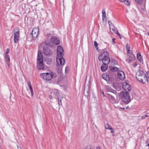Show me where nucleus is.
Returning a JSON list of instances; mask_svg holds the SVG:
<instances>
[{
  "instance_id": "nucleus-1",
  "label": "nucleus",
  "mask_w": 149,
  "mask_h": 149,
  "mask_svg": "<svg viewBox=\"0 0 149 149\" xmlns=\"http://www.w3.org/2000/svg\"><path fill=\"white\" fill-rule=\"evenodd\" d=\"M109 56V54L108 52L103 51L99 55V60L100 61H102L103 63L105 65H107L110 61Z\"/></svg>"
},
{
  "instance_id": "nucleus-2",
  "label": "nucleus",
  "mask_w": 149,
  "mask_h": 149,
  "mask_svg": "<svg viewBox=\"0 0 149 149\" xmlns=\"http://www.w3.org/2000/svg\"><path fill=\"white\" fill-rule=\"evenodd\" d=\"M43 55L40 50H38V57L37 59V67L39 70L43 69L44 65L43 62Z\"/></svg>"
},
{
  "instance_id": "nucleus-3",
  "label": "nucleus",
  "mask_w": 149,
  "mask_h": 149,
  "mask_svg": "<svg viewBox=\"0 0 149 149\" xmlns=\"http://www.w3.org/2000/svg\"><path fill=\"white\" fill-rule=\"evenodd\" d=\"M60 42L57 38H51L50 40H47L45 42H42V44L46 45H47L50 47H53L54 45H58Z\"/></svg>"
},
{
  "instance_id": "nucleus-4",
  "label": "nucleus",
  "mask_w": 149,
  "mask_h": 149,
  "mask_svg": "<svg viewBox=\"0 0 149 149\" xmlns=\"http://www.w3.org/2000/svg\"><path fill=\"white\" fill-rule=\"evenodd\" d=\"M145 76V73L141 70L137 71L136 74V78L137 80L144 84L145 82H146L144 78Z\"/></svg>"
},
{
  "instance_id": "nucleus-5",
  "label": "nucleus",
  "mask_w": 149,
  "mask_h": 149,
  "mask_svg": "<svg viewBox=\"0 0 149 149\" xmlns=\"http://www.w3.org/2000/svg\"><path fill=\"white\" fill-rule=\"evenodd\" d=\"M122 100L126 104L129 103L131 101L129 93L127 91L123 92L120 93V95Z\"/></svg>"
},
{
  "instance_id": "nucleus-6",
  "label": "nucleus",
  "mask_w": 149,
  "mask_h": 149,
  "mask_svg": "<svg viewBox=\"0 0 149 149\" xmlns=\"http://www.w3.org/2000/svg\"><path fill=\"white\" fill-rule=\"evenodd\" d=\"M43 46V50L44 54L46 56L50 55L52 54V52L49 49L48 47H50L47 45H45L44 44H42V42L40 44V45L39 46V48H42Z\"/></svg>"
},
{
  "instance_id": "nucleus-7",
  "label": "nucleus",
  "mask_w": 149,
  "mask_h": 149,
  "mask_svg": "<svg viewBox=\"0 0 149 149\" xmlns=\"http://www.w3.org/2000/svg\"><path fill=\"white\" fill-rule=\"evenodd\" d=\"M107 94L108 95V97L111 102L114 104H116L118 103L119 99L117 98L116 99L115 98V97H117V95L116 96L114 95V94H113V95L109 93H107Z\"/></svg>"
},
{
  "instance_id": "nucleus-8",
  "label": "nucleus",
  "mask_w": 149,
  "mask_h": 149,
  "mask_svg": "<svg viewBox=\"0 0 149 149\" xmlns=\"http://www.w3.org/2000/svg\"><path fill=\"white\" fill-rule=\"evenodd\" d=\"M40 77L43 79L46 80H50L52 78V74L45 73L40 74Z\"/></svg>"
},
{
  "instance_id": "nucleus-9",
  "label": "nucleus",
  "mask_w": 149,
  "mask_h": 149,
  "mask_svg": "<svg viewBox=\"0 0 149 149\" xmlns=\"http://www.w3.org/2000/svg\"><path fill=\"white\" fill-rule=\"evenodd\" d=\"M57 64L63 65L65 63V60L63 56H57Z\"/></svg>"
},
{
  "instance_id": "nucleus-10",
  "label": "nucleus",
  "mask_w": 149,
  "mask_h": 149,
  "mask_svg": "<svg viewBox=\"0 0 149 149\" xmlns=\"http://www.w3.org/2000/svg\"><path fill=\"white\" fill-rule=\"evenodd\" d=\"M57 56H63L64 50L63 48L60 45L58 46L57 49Z\"/></svg>"
},
{
  "instance_id": "nucleus-11",
  "label": "nucleus",
  "mask_w": 149,
  "mask_h": 149,
  "mask_svg": "<svg viewBox=\"0 0 149 149\" xmlns=\"http://www.w3.org/2000/svg\"><path fill=\"white\" fill-rule=\"evenodd\" d=\"M112 75L113 76H115V74L112 72H110L109 73V75H107L106 73L102 75V77L106 81L109 80H110V76Z\"/></svg>"
},
{
  "instance_id": "nucleus-12",
  "label": "nucleus",
  "mask_w": 149,
  "mask_h": 149,
  "mask_svg": "<svg viewBox=\"0 0 149 149\" xmlns=\"http://www.w3.org/2000/svg\"><path fill=\"white\" fill-rule=\"evenodd\" d=\"M39 32V29L38 28L35 27L32 31V35L33 37H37Z\"/></svg>"
},
{
  "instance_id": "nucleus-13",
  "label": "nucleus",
  "mask_w": 149,
  "mask_h": 149,
  "mask_svg": "<svg viewBox=\"0 0 149 149\" xmlns=\"http://www.w3.org/2000/svg\"><path fill=\"white\" fill-rule=\"evenodd\" d=\"M122 87L125 91H130L131 90L130 85L126 82H125L123 84Z\"/></svg>"
},
{
  "instance_id": "nucleus-14",
  "label": "nucleus",
  "mask_w": 149,
  "mask_h": 149,
  "mask_svg": "<svg viewBox=\"0 0 149 149\" xmlns=\"http://www.w3.org/2000/svg\"><path fill=\"white\" fill-rule=\"evenodd\" d=\"M118 76L119 79L122 80H123L125 78L124 72L121 70H120L117 72Z\"/></svg>"
},
{
  "instance_id": "nucleus-15",
  "label": "nucleus",
  "mask_w": 149,
  "mask_h": 149,
  "mask_svg": "<svg viewBox=\"0 0 149 149\" xmlns=\"http://www.w3.org/2000/svg\"><path fill=\"white\" fill-rule=\"evenodd\" d=\"M106 91L107 92H110L113 93V94H114V95L116 96V94L117 93V91L112 89L110 86H106Z\"/></svg>"
},
{
  "instance_id": "nucleus-16",
  "label": "nucleus",
  "mask_w": 149,
  "mask_h": 149,
  "mask_svg": "<svg viewBox=\"0 0 149 149\" xmlns=\"http://www.w3.org/2000/svg\"><path fill=\"white\" fill-rule=\"evenodd\" d=\"M145 76L144 77L146 82H145V84L147 83L149 84V71H148L145 74Z\"/></svg>"
},
{
  "instance_id": "nucleus-17",
  "label": "nucleus",
  "mask_w": 149,
  "mask_h": 149,
  "mask_svg": "<svg viewBox=\"0 0 149 149\" xmlns=\"http://www.w3.org/2000/svg\"><path fill=\"white\" fill-rule=\"evenodd\" d=\"M137 58L138 60L141 63L143 64V60L142 56H141V54L140 52H138L137 54Z\"/></svg>"
},
{
  "instance_id": "nucleus-18",
  "label": "nucleus",
  "mask_w": 149,
  "mask_h": 149,
  "mask_svg": "<svg viewBox=\"0 0 149 149\" xmlns=\"http://www.w3.org/2000/svg\"><path fill=\"white\" fill-rule=\"evenodd\" d=\"M102 20L103 22L107 21V17H106V14L105 11L103 9L102 11Z\"/></svg>"
},
{
  "instance_id": "nucleus-19",
  "label": "nucleus",
  "mask_w": 149,
  "mask_h": 149,
  "mask_svg": "<svg viewBox=\"0 0 149 149\" xmlns=\"http://www.w3.org/2000/svg\"><path fill=\"white\" fill-rule=\"evenodd\" d=\"M109 68L113 72L117 71L119 70V68L116 67L115 66H109Z\"/></svg>"
},
{
  "instance_id": "nucleus-20",
  "label": "nucleus",
  "mask_w": 149,
  "mask_h": 149,
  "mask_svg": "<svg viewBox=\"0 0 149 149\" xmlns=\"http://www.w3.org/2000/svg\"><path fill=\"white\" fill-rule=\"evenodd\" d=\"M63 65L57 64L56 67L58 69V72L60 73L61 72L63 67Z\"/></svg>"
},
{
  "instance_id": "nucleus-21",
  "label": "nucleus",
  "mask_w": 149,
  "mask_h": 149,
  "mask_svg": "<svg viewBox=\"0 0 149 149\" xmlns=\"http://www.w3.org/2000/svg\"><path fill=\"white\" fill-rule=\"evenodd\" d=\"M19 31L17 28H16L15 29L14 37H19Z\"/></svg>"
},
{
  "instance_id": "nucleus-22",
  "label": "nucleus",
  "mask_w": 149,
  "mask_h": 149,
  "mask_svg": "<svg viewBox=\"0 0 149 149\" xmlns=\"http://www.w3.org/2000/svg\"><path fill=\"white\" fill-rule=\"evenodd\" d=\"M107 65H105L104 64V65H102L101 67V71L103 72H105L107 70Z\"/></svg>"
},
{
  "instance_id": "nucleus-23",
  "label": "nucleus",
  "mask_w": 149,
  "mask_h": 149,
  "mask_svg": "<svg viewBox=\"0 0 149 149\" xmlns=\"http://www.w3.org/2000/svg\"><path fill=\"white\" fill-rule=\"evenodd\" d=\"M126 48L127 50V53H129V52H131L130 50V45L128 43H127L126 45Z\"/></svg>"
},
{
  "instance_id": "nucleus-24",
  "label": "nucleus",
  "mask_w": 149,
  "mask_h": 149,
  "mask_svg": "<svg viewBox=\"0 0 149 149\" xmlns=\"http://www.w3.org/2000/svg\"><path fill=\"white\" fill-rule=\"evenodd\" d=\"M105 128L106 129H109L110 130H112V129L111 127L108 124V123H107L105 125Z\"/></svg>"
},
{
  "instance_id": "nucleus-25",
  "label": "nucleus",
  "mask_w": 149,
  "mask_h": 149,
  "mask_svg": "<svg viewBox=\"0 0 149 149\" xmlns=\"http://www.w3.org/2000/svg\"><path fill=\"white\" fill-rule=\"evenodd\" d=\"M29 89L30 90V92L31 93V96L32 97L33 95V89L31 85V84L29 83Z\"/></svg>"
},
{
  "instance_id": "nucleus-26",
  "label": "nucleus",
  "mask_w": 149,
  "mask_h": 149,
  "mask_svg": "<svg viewBox=\"0 0 149 149\" xmlns=\"http://www.w3.org/2000/svg\"><path fill=\"white\" fill-rule=\"evenodd\" d=\"M111 62L113 65H117L118 64V62L115 59H111Z\"/></svg>"
},
{
  "instance_id": "nucleus-27",
  "label": "nucleus",
  "mask_w": 149,
  "mask_h": 149,
  "mask_svg": "<svg viewBox=\"0 0 149 149\" xmlns=\"http://www.w3.org/2000/svg\"><path fill=\"white\" fill-rule=\"evenodd\" d=\"M129 53H127L128 55L130 56V58H133L134 57L133 55V53L131 51V52H129Z\"/></svg>"
},
{
  "instance_id": "nucleus-28",
  "label": "nucleus",
  "mask_w": 149,
  "mask_h": 149,
  "mask_svg": "<svg viewBox=\"0 0 149 149\" xmlns=\"http://www.w3.org/2000/svg\"><path fill=\"white\" fill-rule=\"evenodd\" d=\"M108 24L109 26L110 31H111V28L112 26H113V24L112 23L111 21H108Z\"/></svg>"
},
{
  "instance_id": "nucleus-29",
  "label": "nucleus",
  "mask_w": 149,
  "mask_h": 149,
  "mask_svg": "<svg viewBox=\"0 0 149 149\" xmlns=\"http://www.w3.org/2000/svg\"><path fill=\"white\" fill-rule=\"evenodd\" d=\"M5 59L7 62H9L10 57L8 55L6 54L5 56Z\"/></svg>"
},
{
  "instance_id": "nucleus-30",
  "label": "nucleus",
  "mask_w": 149,
  "mask_h": 149,
  "mask_svg": "<svg viewBox=\"0 0 149 149\" xmlns=\"http://www.w3.org/2000/svg\"><path fill=\"white\" fill-rule=\"evenodd\" d=\"M134 59V58H128L126 59V61L128 63H129L130 62L132 61Z\"/></svg>"
},
{
  "instance_id": "nucleus-31",
  "label": "nucleus",
  "mask_w": 149,
  "mask_h": 149,
  "mask_svg": "<svg viewBox=\"0 0 149 149\" xmlns=\"http://www.w3.org/2000/svg\"><path fill=\"white\" fill-rule=\"evenodd\" d=\"M52 92H53L54 94L56 95H58V91L56 89H54L52 91Z\"/></svg>"
},
{
  "instance_id": "nucleus-32",
  "label": "nucleus",
  "mask_w": 149,
  "mask_h": 149,
  "mask_svg": "<svg viewBox=\"0 0 149 149\" xmlns=\"http://www.w3.org/2000/svg\"><path fill=\"white\" fill-rule=\"evenodd\" d=\"M138 4H141L143 2V0H135Z\"/></svg>"
},
{
  "instance_id": "nucleus-33",
  "label": "nucleus",
  "mask_w": 149,
  "mask_h": 149,
  "mask_svg": "<svg viewBox=\"0 0 149 149\" xmlns=\"http://www.w3.org/2000/svg\"><path fill=\"white\" fill-rule=\"evenodd\" d=\"M46 36L47 37H55V36H53L52 34L51 33H49L47 34Z\"/></svg>"
},
{
  "instance_id": "nucleus-34",
  "label": "nucleus",
  "mask_w": 149,
  "mask_h": 149,
  "mask_svg": "<svg viewBox=\"0 0 149 149\" xmlns=\"http://www.w3.org/2000/svg\"><path fill=\"white\" fill-rule=\"evenodd\" d=\"M94 45L95 48H96V50H98V47H97L98 44L97 42L96 41H94Z\"/></svg>"
},
{
  "instance_id": "nucleus-35",
  "label": "nucleus",
  "mask_w": 149,
  "mask_h": 149,
  "mask_svg": "<svg viewBox=\"0 0 149 149\" xmlns=\"http://www.w3.org/2000/svg\"><path fill=\"white\" fill-rule=\"evenodd\" d=\"M51 74H52V78H55L56 77L57 75L56 73H54L53 72H51Z\"/></svg>"
},
{
  "instance_id": "nucleus-36",
  "label": "nucleus",
  "mask_w": 149,
  "mask_h": 149,
  "mask_svg": "<svg viewBox=\"0 0 149 149\" xmlns=\"http://www.w3.org/2000/svg\"><path fill=\"white\" fill-rule=\"evenodd\" d=\"M116 34L118 35L119 37H121V36H120V35L118 31L117 30H115V31H114L113 32Z\"/></svg>"
},
{
  "instance_id": "nucleus-37",
  "label": "nucleus",
  "mask_w": 149,
  "mask_h": 149,
  "mask_svg": "<svg viewBox=\"0 0 149 149\" xmlns=\"http://www.w3.org/2000/svg\"><path fill=\"white\" fill-rule=\"evenodd\" d=\"M19 40V38H14V41L15 43H17L18 42Z\"/></svg>"
},
{
  "instance_id": "nucleus-38",
  "label": "nucleus",
  "mask_w": 149,
  "mask_h": 149,
  "mask_svg": "<svg viewBox=\"0 0 149 149\" xmlns=\"http://www.w3.org/2000/svg\"><path fill=\"white\" fill-rule=\"evenodd\" d=\"M124 3L125 4L128 6L130 4V2L128 1V0H126L125 1Z\"/></svg>"
},
{
  "instance_id": "nucleus-39",
  "label": "nucleus",
  "mask_w": 149,
  "mask_h": 149,
  "mask_svg": "<svg viewBox=\"0 0 149 149\" xmlns=\"http://www.w3.org/2000/svg\"><path fill=\"white\" fill-rule=\"evenodd\" d=\"M58 104H59V105H62V103H61V100H60V102L59 101V98L58 97Z\"/></svg>"
},
{
  "instance_id": "nucleus-40",
  "label": "nucleus",
  "mask_w": 149,
  "mask_h": 149,
  "mask_svg": "<svg viewBox=\"0 0 149 149\" xmlns=\"http://www.w3.org/2000/svg\"><path fill=\"white\" fill-rule=\"evenodd\" d=\"M112 28L111 32H112V31H113V32L114 31H115L116 28L113 26H112Z\"/></svg>"
},
{
  "instance_id": "nucleus-41",
  "label": "nucleus",
  "mask_w": 149,
  "mask_h": 149,
  "mask_svg": "<svg viewBox=\"0 0 149 149\" xmlns=\"http://www.w3.org/2000/svg\"><path fill=\"white\" fill-rule=\"evenodd\" d=\"M116 40V39L115 38H113L112 40V42L113 43V44L114 45V44L115 43V40Z\"/></svg>"
},
{
  "instance_id": "nucleus-42",
  "label": "nucleus",
  "mask_w": 149,
  "mask_h": 149,
  "mask_svg": "<svg viewBox=\"0 0 149 149\" xmlns=\"http://www.w3.org/2000/svg\"><path fill=\"white\" fill-rule=\"evenodd\" d=\"M137 63L136 62H135L133 64V66L134 67H136L137 65Z\"/></svg>"
},
{
  "instance_id": "nucleus-43",
  "label": "nucleus",
  "mask_w": 149,
  "mask_h": 149,
  "mask_svg": "<svg viewBox=\"0 0 149 149\" xmlns=\"http://www.w3.org/2000/svg\"><path fill=\"white\" fill-rule=\"evenodd\" d=\"M9 51H10V49H6V54H8V53L9 52Z\"/></svg>"
},
{
  "instance_id": "nucleus-44",
  "label": "nucleus",
  "mask_w": 149,
  "mask_h": 149,
  "mask_svg": "<svg viewBox=\"0 0 149 149\" xmlns=\"http://www.w3.org/2000/svg\"><path fill=\"white\" fill-rule=\"evenodd\" d=\"M58 79V81H56V84H58V83L59 82V79L58 78H57Z\"/></svg>"
},
{
  "instance_id": "nucleus-45",
  "label": "nucleus",
  "mask_w": 149,
  "mask_h": 149,
  "mask_svg": "<svg viewBox=\"0 0 149 149\" xmlns=\"http://www.w3.org/2000/svg\"><path fill=\"white\" fill-rule=\"evenodd\" d=\"M146 118L144 115L141 117V118L142 119H144Z\"/></svg>"
},
{
  "instance_id": "nucleus-46",
  "label": "nucleus",
  "mask_w": 149,
  "mask_h": 149,
  "mask_svg": "<svg viewBox=\"0 0 149 149\" xmlns=\"http://www.w3.org/2000/svg\"><path fill=\"white\" fill-rule=\"evenodd\" d=\"M121 1L125 2L126 0H120Z\"/></svg>"
},
{
  "instance_id": "nucleus-47",
  "label": "nucleus",
  "mask_w": 149,
  "mask_h": 149,
  "mask_svg": "<svg viewBox=\"0 0 149 149\" xmlns=\"http://www.w3.org/2000/svg\"><path fill=\"white\" fill-rule=\"evenodd\" d=\"M101 93L103 94L104 96H105V95H104V94L103 91H102V92H101Z\"/></svg>"
},
{
  "instance_id": "nucleus-48",
  "label": "nucleus",
  "mask_w": 149,
  "mask_h": 149,
  "mask_svg": "<svg viewBox=\"0 0 149 149\" xmlns=\"http://www.w3.org/2000/svg\"><path fill=\"white\" fill-rule=\"evenodd\" d=\"M96 149H100V147H97L96 148Z\"/></svg>"
},
{
  "instance_id": "nucleus-49",
  "label": "nucleus",
  "mask_w": 149,
  "mask_h": 149,
  "mask_svg": "<svg viewBox=\"0 0 149 149\" xmlns=\"http://www.w3.org/2000/svg\"><path fill=\"white\" fill-rule=\"evenodd\" d=\"M111 133H114V132H113V130H111Z\"/></svg>"
},
{
  "instance_id": "nucleus-50",
  "label": "nucleus",
  "mask_w": 149,
  "mask_h": 149,
  "mask_svg": "<svg viewBox=\"0 0 149 149\" xmlns=\"http://www.w3.org/2000/svg\"><path fill=\"white\" fill-rule=\"evenodd\" d=\"M116 84H117L116 83H114L113 84V86H114L115 85H116Z\"/></svg>"
},
{
  "instance_id": "nucleus-51",
  "label": "nucleus",
  "mask_w": 149,
  "mask_h": 149,
  "mask_svg": "<svg viewBox=\"0 0 149 149\" xmlns=\"http://www.w3.org/2000/svg\"><path fill=\"white\" fill-rule=\"evenodd\" d=\"M145 116V117H148V116L147 115H144Z\"/></svg>"
},
{
  "instance_id": "nucleus-52",
  "label": "nucleus",
  "mask_w": 149,
  "mask_h": 149,
  "mask_svg": "<svg viewBox=\"0 0 149 149\" xmlns=\"http://www.w3.org/2000/svg\"><path fill=\"white\" fill-rule=\"evenodd\" d=\"M121 108L122 109H125V108L124 107L123 108Z\"/></svg>"
},
{
  "instance_id": "nucleus-53",
  "label": "nucleus",
  "mask_w": 149,
  "mask_h": 149,
  "mask_svg": "<svg viewBox=\"0 0 149 149\" xmlns=\"http://www.w3.org/2000/svg\"><path fill=\"white\" fill-rule=\"evenodd\" d=\"M149 147V143H148V145L146 146Z\"/></svg>"
},
{
  "instance_id": "nucleus-54",
  "label": "nucleus",
  "mask_w": 149,
  "mask_h": 149,
  "mask_svg": "<svg viewBox=\"0 0 149 149\" xmlns=\"http://www.w3.org/2000/svg\"><path fill=\"white\" fill-rule=\"evenodd\" d=\"M148 36H149V32H148Z\"/></svg>"
},
{
  "instance_id": "nucleus-55",
  "label": "nucleus",
  "mask_w": 149,
  "mask_h": 149,
  "mask_svg": "<svg viewBox=\"0 0 149 149\" xmlns=\"http://www.w3.org/2000/svg\"><path fill=\"white\" fill-rule=\"evenodd\" d=\"M17 148H19V147L18 146V145H17Z\"/></svg>"
},
{
  "instance_id": "nucleus-56",
  "label": "nucleus",
  "mask_w": 149,
  "mask_h": 149,
  "mask_svg": "<svg viewBox=\"0 0 149 149\" xmlns=\"http://www.w3.org/2000/svg\"><path fill=\"white\" fill-rule=\"evenodd\" d=\"M33 38V40H36V39H34V38Z\"/></svg>"
},
{
  "instance_id": "nucleus-57",
  "label": "nucleus",
  "mask_w": 149,
  "mask_h": 149,
  "mask_svg": "<svg viewBox=\"0 0 149 149\" xmlns=\"http://www.w3.org/2000/svg\"><path fill=\"white\" fill-rule=\"evenodd\" d=\"M8 65H9L8 63Z\"/></svg>"
},
{
  "instance_id": "nucleus-58",
  "label": "nucleus",
  "mask_w": 149,
  "mask_h": 149,
  "mask_svg": "<svg viewBox=\"0 0 149 149\" xmlns=\"http://www.w3.org/2000/svg\"><path fill=\"white\" fill-rule=\"evenodd\" d=\"M112 27H111V30L112 29Z\"/></svg>"
}]
</instances>
